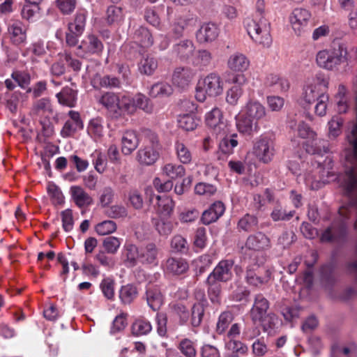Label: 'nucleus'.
<instances>
[{"instance_id": "obj_57", "label": "nucleus", "mask_w": 357, "mask_h": 357, "mask_svg": "<svg viewBox=\"0 0 357 357\" xmlns=\"http://www.w3.org/2000/svg\"><path fill=\"white\" fill-rule=\"evenodd\" d=\"M329 101V96L327 93L321 94L318 99L315 100L314 113L319 116H324L327 112V108Z\"/></svg>"}, {"instance_id": "obj_21", "label": "nucleus", "mask_w": 357, "mask_h": 357, "mask_svg": "<svg viewBox=\"0 0 357 357\" xmlns=\"http://www.w3.org/2000/svg\"><path fill=\"white\" fill-rule=\"evenodd\" d=\"M224 341L226 351L224 357H241L248 354V347L243 342L237 339Z\"/></svg>"}, {"instance_id": "obj_33", "label": "nucleus", "mask_w": 357, "mask_h": 357, "mask_svg": "<svg viewBox=\"0 0 357 357\" xmlns=\"http://www.w3.org/2000/svg\"><path fill=\"white\" fill-rule=\"evenodd\" d=\"M212 61V54L206 50H199L196 52L192 59V65L200 70L210 66Z\"/></svg>"}, {"instance_id": "obj_28", "label": "nucleus", "mask_w": 357, "mask_h": 357, "mask_svg": "<svg viewBox=\"0 0 357 357\" xmlns=\"http://www.w3.org/2000/svg\"><path fill=\"white\" fill-rule=\"evenodd\" d=\"M147 304L153 310H158L163 304L164 298L158 287H149L146 289Z\"/></svg>"}, {"instance_id": "obj_56", "label": "nucleus", "mask_w": 357, "mask_h": 357, "mask_svg": "<svg viewBox=\"0 0 357 357\" xmlns=\"http://www.w3.org/2000/svg\"><path fill=\"white\" fill-rule=\"evenodd\" d=\"M170 245L174 252L186 253L188 250V242L181 235H175L171 240Z\"/></svg>"}, {"instance_id": "obj_45", "label": "nucleus", "mask_w": 357, "mask_h": 357, "mask_svg": "<svg viewBox=\"0 0 357 357\" xmlns=\"http://www.w3.org/2000/svg\"><path fill=\"white\" fill-rule=\"evenodd\" d=\"M162 172L172 179H176L185 175V169L181 165L167 163L162 167Z\"/></svg>"}, {"instance_id": "obj_64", "label": "nucleus", "mask_w": 357, "mask_h": 357, "mask_svg": "<svg viewBox=\"0 0 357 357\" xmlns=\"http://www.w3.org/2000/svg\"><path fill=\"white\" fill-rule=\"evenodd\" d=\"M356 351V346L351 344L350 346L333 345L332 347L333 357H349L350 354Z\"/></svg>"}, {"instance_id": "obj_5", "label": "nucleus", "mask_w": 357, "mask_h": 357, "mask_svg": "<svg viewBox=\"0 0 357 357\" xmlns=\"http://www.w3.org/2000/svg\"><path fill=\"white\" fill-rule=\"evenodd\" d=\"M347 51L344 43L334 44L330 50L318 52L316 56L317 65L327 70H334L345 62Z\"/></svg>"}, {"instance_id": "obj_22", "label": "nucleus", "mask_w": 357, "mask_h": 357, "mask_svg": "<svg viewBox=\"0 0 357 357\" xmlns=\"http://www.w3.org/2000/svg\"><path fill=\"white\" fill-rule=\"evenodd\" d=\"M140 248L130 243L124 244L121 257L124 264L127 267H134L139 262Z\"/></svg>"}, {"instance_id": "obj_59", "label": "nucleus", "mask_w": 357, "mask_h": 357, "mask_svg": "<svg viewBox=\"0 0 357 357\" xmlns=\"http://www.w3.org/2000/svg\"><path fill=\"white\" fill-rule=\"evenodd\" d=\"M243 90L239 86H233L229 89L226 94V101L231 105H236L243 95Z\"/></svg>"}, {"instance_id": "obj_19", "label": "nucleus", "mask_w": 357, "mask_h": 357, "mask_svg": "<svg viewBox=\"0 0 357 357\" xmlns=\"http://www.w3.org/2000/svg\"><path fill=\"white\" fill-rule=\"evenodd\" d=\"M159 250L155 244L148 243L140 248L139 263L143 265L157 266L158 264Z\"/></svg>"}, {"instance_id": "obj_11", "label": "nucleus", "mask_w": 357, "mask_h": 357, "mask_svg": "<svg viewBox=\"0 0 357 357\" xmlns=\"http://www.w3.org/2000/svg\"><path fill=\"white\" fill-rule=\"evenodd\" d=\"M205 121L217 136H223L229 132L228 125L224 120L221 110L218 107L213 108L206 114Z\"/></svg>"}, {"instance_id": "obj_27", "label": "nucleus", "mask_w": 357, "mask_h": 357, "mask_svg": "<svg viewBox=\"0 0 357 357\" xmlns=\"http://www.w3.org/2000/svg\"><path fill=\"white\" fill-rule=\"evenodd\" d=\"M121 151L124 155L131 154L139 145V139L136 132L128 130L124 132L121 139Z\"/></svg>"}, {"instance_id": "obj_53", "label": "nucleus", "mask_w": 357, "mask_h": 357, "mask_svg": "<svg viewBox=\"0 0 357 357\" xmlns=\"http://www.w3.org/2000/svg\"><path fill=\"white\" fill-rule=\"evenodd\" d=\"M234 319V315L231 312H222L218 318L216 325V331L218 334H222L227 329Z\"/></svg>"}, {"instance_id": "obj_46", "label": "nucleus", "mask_w": 357, "mask_h": 357, "mask_svg": "<svg viewBox=\"0 0 357 357\" xmlns=\"http://www.w3.org/2000/svg\"><path fill=\"white\" fill-rule=\"evenodd\" d=\"M158 212L164 215H169L174 208L175 204L173 199L168 196H157Z\"/></svg>"}, {"instance_id": "obj_44", "label": "nucleus", "mask_w": 357, "mask_h": 357, "mask_svg": "<svg viewBox=\"0 0 357 357\" xmlns=\"http://www.w3.org/2000/svg\"><path fill=\"white\" fill-rule=\"evenodd\" d=\"M174 149L178 160L182 164H189L192 159V154L189 148L183 143L176 142L174 145Z\"/></svg>"}, {"instance_id": "obj_39", "label": "nucleus", "mask_w": 357, "mask_h": 357, "mask_svg": "<svg viewBox=\"0 0 357 357\" xmlns=\"http://www.w3.org/2000/svg\"><path fill=\"white\" fill-rule=\"evenodd\" d=\"M227 134L222 136L224 137L219 143V149L222 153L229 155L234 152V149L237 146L238 143L236 139V134H232L229 136Z\"/></svg>"}, {"instance_id": "obj_4", "label": "nucleus", "mask_w": 357, "mask_h": 357, "mask_svg": "<svg viewBox=\"0 0 357 357\" xmlns=\"http://www.w3.org/2000/svg\"><path fill=\"white\" fill-rule=\"evenodd\" d=\"M224 89V82L219 74L211 73L199 79L195 87V98L204 102L207 97H217Z\"/></svg>"}, {"instance_id": "obj_26", "label": "nucleus", "mask_w": 357, "mask_h": 357, "mask_svg": "<svg viewBox=\"0 0 357 357\" xmlns=\"http://www.w3.org/2000/svg\"><path fill=\"white\" fill-rule=\"evenodd\" d=\"M79 47L86 53L99 54L103 50V44L98 36L89 34L82 41Z\"/></svg>"}, {"instance_id": "obj_35", "label": "nucleus", "mask_w": 357, "mask_h": 357, "mask_svg": "<svg viewBox=\"0 0 357 357\" xmlns=\"http://www.w3.org/2000/svg\"><path fill=\"white\" fill-rule=\"evenodd\" d=\"M133 38L136 43H138L143 47H149L153 43L151 33L144 26H139L135 30Z\"/></svg>"}, {"instance_id": "obj_3", "label": "nucleus", "mask_w": 357, "mask_h": 357, "mask_svg": "<svg viewBox=\"0 0 357 357\" xmlns=\"http://www.w3.org/2000/svg\"><path fill=\"white\" fill-rule=\"evenodd\" d=\"M233 266V260H221L207 277L206 282L212 301H217L220 294L221 288L219 283L226 282L232 278Z\"/></svg>"}, {"instance_id": "obj_52", "label": "nucleus", "mask_w": 357, "mask_h": 357, "mask_svg": "<svg viewBox=\"0 0 357 357\" xmlns=\"http://www.w3.org/2000/svg\"><path fill=\"white\" fill-rule=\"evenodd\" d=\"M123 15L121 8L110 6L106 11L105 20L108 24L119 23L123 20Z\"/></svg>"}, {"instance_id": "obj_49", "label": "nucleus", "mask_w": 357, "mask_h": 357, "mask_svg": "<svg viewBox=\"0 0 357 357\" xmlns=\"http://www.w3.org/2000/svg\"><path fill=\"white\" fill-rule=\"evenodd\" d=\"M122 241V238L113 236L105 238L102 241V247L105 252L112 255L116 254L118 252Z\"/></svg>"}, {"instance_id": "obj_17", "label": "nucleus", "mask_w": 357, "mask_h": 357, "mask_svg": "<svg viewBox=\"0 0 357 357\" xmlns=\"http://www.w3.org/2000/svg\"><path fill=\"white\" fill-rule=\"evenodd\" d=\"M68 116L69 119L65 122L60 132L61 137L64 138L73 136L77 130L83 128V123L78 112L70 110Z\"/></svg>"}, {"instance_id": "obj_16", "label": "nucleus", "mask_w": 357, "mask_h": 357, "mask_svg": "<svg viewBox=\"0 0 357 357\" xmlns=\"http://www.w3.org/2000/svg\"><path fill=\"white\" fill-rule=\"evenodd\" d=\"M271 245V238L262 231H257L248 236L245 241L246 248L257 252L268 250Z\"/></svg>"}, {"instance_id": "obj_6", "label": "nucleus", "mask_w": 357, "mask_h": 357, "mask_svg": "<svg viewBox=\"0 0 357 357\" xmlns=\"http://www.w3.org/2000/svg\"><path fill=\"white\" fill-rule=\"evenodd\" d=\"M297 133L299 137L306 140L305 146L307 153L320 155L328 151L326 142L322 139L317 138L316 132L305 122H299L297 126Z\"/></svg>"}, {"instance_id": "obj_55", "label": "nucleus", "mask_w": 357, "mask_h": 357, "mask_svg": "<svg viewBox=\"0 0 357 357\" xmlns=\"http://www.w3.org/2000/svg\"><path fill=\"white\" fill-rule=\"evenodd\" d=\"M151 323L146 320H137L132 326V333L136 336L146 335L151 332Z\"/></svg>"}, {"instance_id": "obj_7", "label": "nucleus", "mask_w": 357, "mask_h": 357, "mask_svg": "<svg viewBox=\"0 0 357 357\" xmlns=\"http://www.w3.org/2000/svg\"><path fill=\"white\" fill-rule=\"evenodd\" d=\"M160 150L158 139L153 136L137 151L136 160L142 165H152L158 160Z\"/></svg>"}, {"instance_id": "obj_61", "label": "nucleus", "mask_w": 357, "mask_h": 357, "mask_svg": "<svg viewBox=\"0 0 357 357\" xmlns=\"http://www.w3.org/2000/svg\"><path fill=\"white\" fill-rule=\"evenodd\" d=\"M11 77L22 89H26L31 82V76L26 71H14L11 75Z\"/></svg>"}, {"instance_id": "obj_42", "label": "nucleus", "mask_w": 357, "mask_h": 357, "mask_svg": "<svg viewBox=\"0 0 357 357\" xmlns=\"http://www.w3.org/2000/svg\"><path fill=\"white\" fill-rule=\"evenodd\" d=\"M95 169L100 174L105 172L107 167L105 155L99 149H96L90 155Z\"/></svg>"}, {"instance_id": "obj_13", "label": "nucleus", "mask_w": 357, "mask_h": 357, "mask_svg": "<svg viewBox=\"0 0 357 357\" xmlns=\"http://www.w3.org/2000/svg\"><path fill=\"white\" fill-rule=\"evenodd\" d=\"M195 75V70L190 67H177L173 71L172 82L176 87L185 90L191 84Z\"/></svg>"}, {"instance_id": "obj_25", "label": "nucleus", "mask_w": 357, "mask_h": 357, "mask_svg": "<svg viewBox=\"0 0 357 357\" xmlns=\"http://www.w3.org/2000/svg\"><path fill=\"white\" fill-rule=\"evenodd\" d=\"M70 194L73 202L79 208L86 207L93 202V198L79 185H73L70 188Z\"/></svg>"}, {"instance_id": "obj_51", "label": "nucleus", "mask_w": 357, "mask_h": 357, "mask_svg": "<svg viewBox=\"0 0 357 357\" xmlns=\"http://www.w3.org/2000/svg\"><path fill=\"white\" fill-rule=\"evenodd\" d=\"M343 119L340 116H334L328 123V137L335 138L342 133Z\"/></svg>"}, {"instance_id": "obj_8", "label": "nucleus", "mask_w": 357, "mask_h": 357, "mask_svg": "<svg viewBox=\"0 0 357 357\" xmlns=\"http://www.w3.org/2000/svg\"><path fill=\"white\" fill-rule=\"evenodd\" d=\"M328 86V81L321 75L308 79L303 88L302 99L307 104L314 102L321 94L325 93L323 89H326Z\"/></svg>"}, {"instance_id": "obj_31", "label": "nucleus", "mask_w": 357, "mask_h": 357, "mask_svg": "<svg viewBox=\"0 0 357 357\" xmlns=\"http://www.w3.org/2000/svg\"><path fill=\"white\" fill-rule=\"evenodd\" d=\"M91 82L94 88H116L120 86L119 79L110 75L101 77L99 74H96L91 78Z\"/></svg>"}, {"instance_id": "obj_32", "label": "nucleus", "mask_w": 357, "mask_h": 357, "mask_svg": "<svg viewBox=\"0 0 357 357\" xmlns=\"http://www.w3.org/2000/svg\"><path fill=\"white\" fill-rule=\"evenodd\" d=\"M86 17V10H77L75 15L73 21L68 24V30L70 31H73L77 34H82L85 29Z\"/></svg>"}, {"instance_id": "obj_54", "label": "nucleus", "mask_w": 357, "mask_h": 357, "mask_svg": "<svg viewBox=\"0 0 357 357\" xmlns=\"http://www.w3.org/2000/svg\"><path fill=\"white\" fill-rule=\"evenodd\" d=\"M117 229V225L112 220H104L98 223L95 227V231L100 236H106L114 233Z\"/></svg>"}, {"instance_id": "obj_18", "label": "nucleus", "mask_w": 357, "mask_h": 357, "mask_svg": "<svg viewBox=\"0 0 357 357\" xmlns=\"http://www.w3.org/2000/svg\"><path fill=\"white\" fill-rule=\"evenodd\" d=\"M8 32L13 44L20 45L26 42V27L22 22L15 20L10 22L8 26Z\"/></svg>"}, {"instance_id": "obj_60", "label": "nucleus", "mask_w": 357, "mask_h": 357, "mask_svg": "<svg viewBox=\"0 0 357 357\" xmlns=\"http://www.w3.org/2000/svg\"><path fill=\"white\" fill-rule=\"evenodd\" d=\"M204 313L202 304L197 303L193 305L191 312V324L193 327L200 325Z\"/></svg>"}, {"instance_id": "obj_36", "label": "nucleus", "mask_w": 357, "mask_h": 357, "mask_svg": "<svg viewBox=\"0 0 357 357\" xmlns=\"http://www.w3.org/2000/svg\"><path fill=\"white\" fill-rule=\"evenodd\" d=\"M195 46L189 40H184L174 46V52L181 60L188 59L193 53Z\"/></svg>"}, {"instance_id": "obj_12", "label": "nucleus", "mask_w": 357, "mask_h": 357, "mask_svg": "<svg viewBox=\"0 0 357 357\" xmlns=\"http://www.w3.org/2000/svg\"><path fill=\"white\" fill-rule=\"evenodd\" d=\"M122 100L123 96L120 97L114 93L106 92L98 98V102L107 109L113 118H118L126 112V109L121 107Z\"/></svg>"}, {"instance_id": "obj_62", "label": "nucleus", "mask_w": 357, "mask_h": 357, "mask_svg": "<svg viewBox=\"0 0 357 357\" xmlns=\"http://www.w3.org/2000/svg\"><path fill=\"white\" fill-rule=\"evenodd\" d=\"M174 224L173 222L164 218H160L155 222V229L162 236H168L173 230Z\"/></svg>"}, {"instance_id": "obj_1", "label": "nucleus", "mask_w": 357, "mask_h": 357, "mask_svg": "<svg viewBox=\"0 0 357 357\" xmlns=\"http://www.w3.org/2000/svg\"><path fill=\"white\" fill-rule=\"evenodd\" d=\"M256 13L252 17L244 20V26L251 38L257 44L264 47H268L272 43L271 36V24L263 15L264 11V1L257 0Z\"/></svg>"}, {"instance_id": "obj_9", "label": "nucleus", "mask_w": 357, "mask_h": 357, "mask_svg": "<svg viewBox=\"0 0 357 357\" xmlns=\"http://www.w3.org/2000/svg\"><path fill=\"white\" fill-rule=\"evenodd\" d=\"M121 107L128 114L135 112L137 109H142L147 114H151L153 112V105L151 100L141 93L133 96L123 95Z\"/></svg>"}, {"instance_id": "obj_50", "label": "nucleus", "mask_w": 357, "mask_h": 357, "mask_svg": "<svg viewBox=\"0 0 357 357\" xmlns=\"http://www.w3.org/2000/svg\"><path fill=\"white\" fill-rule=\"evenodd\" d=\"M158 67L156 59L152 56L144 57L139 63V70L141 73L150 75Z\"/></svg>"}, {"instance_id": "obj_34", "label": "nucleus", "mask_w": 357, "mask_h": 357, "mask_svg": "<svg viewBox=\"0 0 357 357\" xmlns=\"http://www.w3.org/2000/svg\"><path fill=\"white\" fill-rule=\"evenodd\" d=\"M56 98L60 104L73 107L76 104L77 92L70 87H64L56 94Z\"/></svg>"}, {"instance_id": "obj_41", "label": "nucleus", "mask_w": 357, "mask_h": 357, "mask_svg": "<svg viewBox=\"0 0 357 357\" xmlns=\"http://www.w3.org/2000/svg\"><path fill=\"white\" fill-rule=\"evenodd\" d=\"M258 223L257 216L247 213L238 220V228L244 231L249 232L257 229Z\"/></svg>"}, {"instance_id": "obj_23", "label": "nucleus", "mask_w": 357, "mask_h": 357, "mask_svg": "<svg viewBox=\"0 0 357 357\" xmlns=\"http://www.w3.org/2000/svg\"><path fill=\"white\" fill-rule=\"evenodd\" d=\"M227 64L231 71L243 73L248 69L250 60L243 53L236 52L229 56Z\"/></svg>"}, {"instance_id": "obj_63", "label": "nucleus", "mask_w": 357, "mask_h": 357, "mask_svg": "<svg viewBox=\"0 0 357 357\" xmlns=\"http://www.w3.org/2000/svg\"><path fill=\"white\" fill-rule=\"evenodd\" d=\"M257 322L260 323L264 331H269L273 329L278 323L277 316L273 313H267L259 319Z\"/></svg>"}, {"instance_id": "obj_48", "label": "nucleus", "mask_w": 357, "mask_h": 357, "mask_svg": "<svg viewBox=\"0 0 357 357\" xmlns=\"http://www.w3.org/2000/svg\"><path fill=\"white\" fill-rule=\"evenodd\" d=\"M199 122V119L189 114L180 115L178 119V126L187 131L195 129L198 126Z\"/></svg>"}, {"instance_id": "obj_15", "label": "nucleus", "mask_w": 357, "mask_h": 357, "mask_svg": "<svg viewBox=\"0 0 357 357\" xmlns=\"http://www.w3.org/2000/svg\"><path fill=\"white\" fill-rule=\"evenodd\" d=\"M310 19V13L305 8H295L291 12L289 15V22L296 35L300 36L305 31Z\"/></svg>"}, {"instance_id": "obj_47", "label": "nucleus", "mask_w": 357, "mask_h": 357, "mask_svg": "<svg viewBox=\"0 0 357 357\" xmlns=\"http://www.w3.org/2000/svg\"><path fill=\"white\" fill-rule=\"evenodd\" d=\"M52 112V106L47 98H41L33 105L30 113L33 117L44 115L47 112Z\"/></svg>"}, {"instance_id": "obj_10", "label": "nucleus", "mask_w": 357, "mask_h": 357, "mask_svg": "<svg viewBox=\"0 0 357 357\" xmlns=\"http://www.w3.org/2000/svg\"><path fill=\"white\" fill-rule=\"evenodd\" d=\"M253 153L261 161L268 162L274 155L273 142L268 136L261 135L254 144Z\"/></svg>"}, {"instance_id": "obj_43", "label": "nucleus", "mask_w": 357, "mask_h": 357, "mask_svg": "<svg viewBox=\"0 0 357 357\" xmlns=\"http://www.w3.org/2000/svg\"><path fill=\"white\" fill-rule=\"evenodd\" d=\"M173 92L172 87L167 83L160 82L153 84L149 92L152 98L165 97L171 95Z\"/></svg>"}, {"instance_id": "obj_20", "label": "nucleus", "mask_w": 357, "mask_h": 357, "mask_svg": "<svg viewBox=\"0 0 357 357\" xmlns=\"http://www.w3.org/2000/svg\"><path fill=\"white\" fill-rule=\"evenodd\" d=\"M268 308V301L261 294L255 295L254 303L250 312L252 321L257 323L259 319L267 314Z\"/></svg>"}, {"instance_id": "obj_40", "label": "nucleus", "mask_w": 357, "mask_h": 357, "mask_svg": "<svg viewBox=\"0 0 357 357\" xmlns=\"http://www.w3.org/2000/svg\"><path fill=\"white\" fill-rule=\"evenodd\" d=\"M137 294L136 287L130 284L122 286L119 291V298L123 304L131 303L137 298Z\"/></svg>"}, {"instance_id": "obj_58", "label": "nucleus", "mask_w": 357, "mask_h": 357, "mask_svg": "<svg viewBox=\"0 0 357 357\" xmlns=\"http://www.w3.org/2000/svg\"><path fill=\"white\" fill-rule=\"evenodd\" d=\"M56 6L64 15L72 14L77 6V0H56Z\"/></svg>"}, {"instance_id": "obj_38", "label": "nucleus", "mask_w": 357, "mask_h": 357, "mask_svg": "<svg viewBox=\"0 0 357 357\" xmlns=\"http://www.w3.org/2000/svg\"><path fill=\"white\" fill-rule=\"evenodd\" d=\"M347 93V90L344 85L340 84L338 86L337 92L335 96V100L336 102L337 109L339 113H345L349 108Z\"/></svg>"}, {"instance_id": "obj_29", "label": "nucleus", "mask_w": 357, "mask_h": 357, "mask_svg": "<svg viewBox=\"0 0 357 357\" xmlns=\"http://www.w3.org/2000/svg\"><path fill=\"white\" fill-rule=\"evenodd\" d=\"M264 83L266 87L272 88L275 91H287L289 88L287 79L273 73L266 75Z\"/></svg>"}, {"instance_id": "obj_14", "label": "nucleus", "mask_w": 357, "mask_h": 357, "mask_svg": "<svg viewBox=\"0 0 357 357\" xmlns=\"http://www.w3.org/2000/svg\"><path fill=\"white\" fill-rule=\"evenodd\" d=\"M271 273L266 270L262 275L260 273L259 265L257 263L250 264L246 268L245 280L250 286L259 287L266 284L271 278Z\"/></svg>"}, {"instance_id": "obj_24", "label": "nucleus", "mask_w": 357, "mask_h": 357, "mask_svg": "<svg viewBox=\"0 0 357 357\" xmlns=\"http://www.w3.org/2000/svg\"><path fill=\"white\" fill-rule=\"evenodd\" d=\"M219 34V29L214 23H205L201 26L196 33L197 40L201 43H208L215 40Z\"/></svg>"}, {"instance_id": "obj_2", "label": "nucleus", "mask_w": 357, "mask_h": 357, "mask_svg": "<svg viewBox=\"0 0 357 357\" xmlns=\"http://www.w3.org/2000/svg\"><path fill=\"white\" fill-rule=\"evenodd\" d=\"M266 114L265 107L258 100H250L236 116V128L243 135L252 137L259 130V121Z\"/></svg>"}, {"instance_id": "obj_37", "label": "nucleus", "mask_w": 357, "mask_h": 357, "mask_svg": "<svg viewBox=\"0 0 357 357\" xmlns=\"http://www.w3.org/2000/svg\"><path fill=\"white\" fill-rule=\"evenodd\" d=\"M87 132L95 140L100 139L104 135L103 120L100 117L92 119L89 123Z\"/></svg>"}, {"instance_id": "obj_30", "label": "nucleus", "mask_w": 357, "mask_h": 357, "mask_svg": "<svg viewBox=\"0 0 357 357\" xmlns=\"http://www.w3.org/2000/svg\"><path fill=\"white\" fill-rule=\"evenodd\" d=\"M189 268L188 262L182 258H169L165 264L167 272L174 275H181L185 273Z\"/></svg>"}]
</instances>
